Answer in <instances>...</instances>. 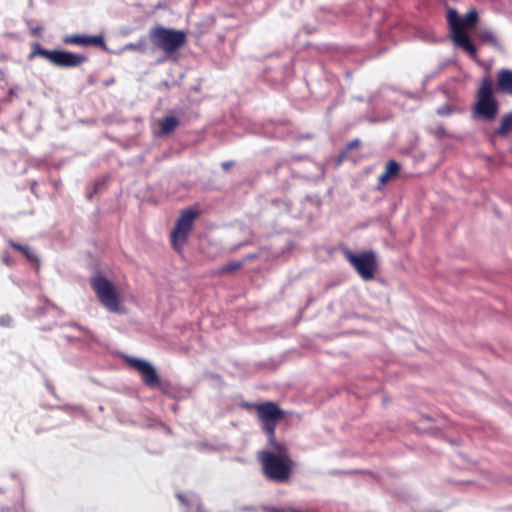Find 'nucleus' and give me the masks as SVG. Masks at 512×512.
Masks as SVG:
<instances>
[{"instance_id":"f3484780","label":"nucleus","mask_w":512,"mask_h":512,"mask_svg":"<svg viewBox=\"0 0 512 512\" xmlns=\"http://www.w3.org/2000/svg\"><path fill=\"white\" fill-rule=\"evenodd\" d=\"M243 266V262L232 261L218 269L219 275L231 274Z\"/></svg>"},{"instance_id":"f257e3e1","label":"nucleus","mask_w":512,"mask_h":512,"mask_svg":"<svg viewBox=\"0 0 512 512\" xmlns=\"http://www.w3.org/2000/svg\"><path fill=\"white\" fill-rule=\"evenodd\" d=\"M274 451L263 450L258 453L263 476L275 483H287L294 470V461L284 442H268Z\"/></svg>"},{"instance_id":"a211bd4d","label":"nucleus","mask_w":512,"mask_h":512,"mask_svg":"<svg viewBox=\"0 0 512 512\" xmlns=\"http://www.w3.org/2000/svg\"><path fill=\"white\" fill-rule=\"evenodd\" d=\"M479 39L482 42L496 46L498 44L496 36L490 30H482L478 34Z\"/></svg>"},{"instance_id":"dca6fc26","label":"nucleus","mask_w":512,"mask_h":512,"mask_svg":"<svg viewBox=\"0 0 512 512\" xmlns=\"http://www.w3.org/2000/svg\"><path fill=\"white\" fill-rule=\"evenodd\" d=\"M511 131H512V112L503 116L498 129L495 131V134L499 135L501 137H505Z\"/></svg>"},{"instance_id":"6ab92c4d","label":"nucleus","mask_w":512,"mask_h":512,"mask_svg":"<svg viewBox=\"0 0 512 512\" xmlns=\"http://www.w3.org/2000/svg\"><path fill=\"white\" fill-rule=\"evenodd\" d=\"M155 388L159 389L163 394L167 396H172V384L170 381H162L159 379Z\"/></svg>"},{"instance_id":"39448f33","label":"nucleus","mask_w":512,"mask_h":512,"mask_svg":"<svg viewBox=\"0 0 512 512\" xmlns=\"http://www.w3.org/2000/svg\"><path fill=\"white\" fill-rule=\"evenodd\" d=\"M244 407L254 408L257 413L258 420L261 423L262 430L267 436L268 442L276 440L277 424L284 419L285 412L278 404L272 401H266L260 404H244Z\"/></svg>"},{"instance_id":"ddd939ff","label":"nucleus","mask_w":512,"mask_h":512,"mask_svg":"<svg viewBox=\"0 0 512 512\" xmlns=\"http://www.w3.org/2000/svg\"><path fill=\"white\" fill-rule=\"evenodd\" d=\"M497 90L512 96V70L501 69L497 72Z\"/></svg>"},{"instance_id":"bb28decb","label":"nucleus","mask_w":512,"mask_h":512,"mask_svg":"<svg viewBox=\"0 0 512 512\" xmlns=\"http://www.w3.org/2000/svg\"><path fill=\"white\" fill-rule=\"evenodd\" d=\"M3 262L6 263L7 265L10 264L9 259L7 257L3 258Z\"/></svg>"},{"instance_id":"f8f14e48","label":"nucleus","mask_w":512,"mask_h":512,"mask_svg":"<svg viewBox=\"0 0 512 512\" xmlns=\"http://www.w3.org/2000/svg\"><path fill=\"white\" fill-rule=\"evenodd\" d=\"M401 170L400 164L395 160H389L385 165L384 172L378 178V189L384 187L389 181L395 179Z\"/></svg>"},{"instance_id":"6e6552de","label":"nucleus","mask_w":512,"mask_h":512,"mask_svg":"<svg viewBox=\"0 0 512 512\" xmlns=\"http://www.w3.org/2000/svg\"><path fill=\"white\" fill-rule=\"evenodd\" d=\"M91 288L98 297L99 302L108 311L117 313L120 311V296L112 282L102 275L91 279Z\"/></svg>"},{"instance_id":"1a4fd4ad","label":"nucleus","mask_w":512,"mask_h":512,"mask_svg":"<svg viewBox=\"0 0 512 512\" xmlns=\"http://www.w3.org/2000/svg\"><path fill=\"white\" fill-rule=\"evenodd\" d=\"M345 256L363 280L368 281L374 278L377 270V260L374 252L366 251L360 254L346 252Z\"/></svg>"},{"instance_id":"9b49d317","label":"nucleus","mask_w":512,"mask_h":512,"mask_svg":"<svg viewBox=\"0 0 512 512\" xmlns=\"http://www.w3.org/2000/svg\"><path fill=\"white\" fill-rule=\"evenodd\" d=\"M63 42L65 44L77 45V46H97L100 48H105L106 44L104 38L102 36H87V35H68L64 37Z\"/></svg>"},{"instance_id":"b1692460","label":"nucleus","mask_w":512,"mask_h":512,"mask_svg":"<svg viewBox=\"0 0 512 512\" xmlns=\"http://www.w3.org/2000/svg\"><path fill=\"white\" fill-rule=\"evenodd\" d=\"M233 161H225L221 164L223 170L228 171L233 166Z\"/></svg>"},{"instance_id":"f03ea898","label":"nucleus","mask_w":512,"mask_h":512,"mask_svg":"<svg viewBox=\"0 0 512 512\" xmlns=\"http://www.w3.org/2000/svg\"><path fill=\"white\" fill-rule=\"evenodd\" d=\"M478 19V12L475 9L468 11L463 18H460L454 9H449L447 12V22L451 29L454 44L461 47L473 59L477 57V48L464 30L475 28Z\"/></svg>"},{"instance_id":"0eeeda50","label":"nucleus","mask_w":512,"mask_h":512,"mask_svg":"<svg viewBox=\"0 0 512 512\" xmlns=\"http://www.w3.org/2000/svg\"><path fill=\"white\" fill-rule=\"evenodd\" d=\"M198 215L199 212L195 208H187L180 212L175 227L170 234V243L175 251L181 252L183 250Z\"/></svg>"},{"instance_id":"7ed1b4c3","label":"nucleus","mask_w":512,"mask_h":512,"mask_svg":"<svg viewBox=\"0 0 512 512\" xmlns=\"http://www.w3.org/2000/svg\"><path fill=\"white\" fill-rule=\"evenodd\" d=\"M31 47L32 51L28 55V60L31 61L35 57L39 56L49 61L52 65L60 68L77 67L88 60L85 55L66 50H47L43 48L39 42H33Z\"/></svg>"},{"instance_id":"aec40b11","label":"nucleus","mask_w":512,"mask_h":512,"mask_svg":"<svg viewBox=\"0 0 512 512\" xmlns=\"http://www.w3.org/2000/svg\"><path fill=\"white\" fill-rule=\"evenodd\" d=\"M263 510L265 512H301L300 510L294 508H277L272 506H265L263 507Z\"/></svg>"},{"instance_id":"4be33fe9","label":"nucleus","mask_w":512,"mask_h":512,"mask_svg":"<svg viewBox=\"0 0 512 512\" xmlns=\"http://www.w3.org/2000/svg\"><path fill=\"white\" fill-rule=\"evenodd\" d=\"M450 113H451V109L449 106H444V107L438 109V114H440V115H448Z\"/></svg>"},{"instance_id":"4468645a","label":"nucleus","mask_w":512,"mask_h":512,"mask_svg":"<svg viewBox=\"0 0 512 512\" xmlns=\"http://www.w3.org/2000/svg\"><path fill=\"white\" fill-rule=\"evenodd\" d=\"M159 135L168 136L179 126V120L175 116H165L159 120Z\"/></svg>"},{"instance_id":"393cba45","label":"nucleus","mask_w":512,"mask_h":512,"mask_svg":"<svg viewBox=\"0 0 512 512\" xmlns=\"http://www.w3.org/2000/svg\"><path fill=\"white\" fill-rule=\"evenodd\" d=\"M437 134L440 135V136H447L446 134V131L443 127H438L437 128Z\"/></svg>"},{"instance_id":"423d86ee","label":"nucleus","mask_w":512,"mask_h":512,"mask_svg":"<svg viewBox=\"0 0 512 512\" xmlns=\"http://www.w3.org/2000/svg\"><path fill=\"white\" fill-rule=\"evenodd\" d=\"M149 39L154 47L170 55L185 45L187 35L183 30L155 26L149 31Z\"/></svg>"},{"instance_id":"20e7f679","label":"nucleus","mask_w":512,"mask_h":512,"mask_svg":"<svg viewBox=\"0 0 512 512\" xmlns=\"http://www.w3.org/2000/svg\"><path fill=\"white\" fill-rule=\"evenodd\" d=\"M475 116L493 121L499 112V104L494 98L493 81L489 76L482 78L476 92V102L473 107Z\"/></svg>"},{"instance_id":"412c9836","label":"nucleus","mask_w":512,"mask_h":512,"mask_svg":"<svg viewBox=\"0 0 512 512\" xmlns=\"http://www.w3.org/2000/svg\"><path fill=\"white\" fill-rule=\"evenodd\" d=\"M360 144H361V142L358 139L351 140L350 142H348V144L346 146V149L347 150L356 149V148H358L360 146Z\"/></svg>"},{"instance_id":"a878e982","label":"nucleus","mask_w":512,"mask_h":512,"mask_svg":"<svg viewBox=\"0 0 512 512\" xmlns=\"http://www.w3.org/2000/svg\"><path fill=\"white\" fill-rule=\"evenodd\" d=\"M177 498H178L181 502L186 503V501H185L184 497H183L181 494H177Z\"/></svg>"},{"instance_id":"9d476101","label":"nucleus","mask_w":512,"mask_h":512,"mask_svg":"<svg viewBox=\"0 0 512 512\" xmlns=\"http://www.w3.org/2000/svg\"><path fill=\"white\" fill-rule=\"evenodd\" d=\"M126 363L140 374L142 382L148 388L155 389L160 377L152 364L133 357H127Z\"/></svg>"},{"instance_id":"5701e85b","label":"nucleus","mask_w":512,"mask_h":512,"mask_svg":"<svg viewBox=\"0 0 512 512\" xmlns=\"http://www.w3.org/2000/svg\"><path fill=\"white\" fill-rule=\"evenodd\" d=\"M41 31H42V28H41V27H39V26L32 27V28L30 29V33H31L32 35H34V36H38V35H40Z\"/></svg>"},{"instance_id":"2eb2a0df","label":"nucleus","mask_w":512,"mask_h":512,"mask_svg":"<svg viewBox=\"0 0 512 512\" xmlns=\"http://www.w3.org/2000/svg\"><path fill=\"white\" fill-rule=\"evenodd\" d=\"M8 244L14 250L21 252L30 262L38 261L37 255L31 250L29 246L16 243L13 240H9Z\"/></svg>"}]
</instances>
